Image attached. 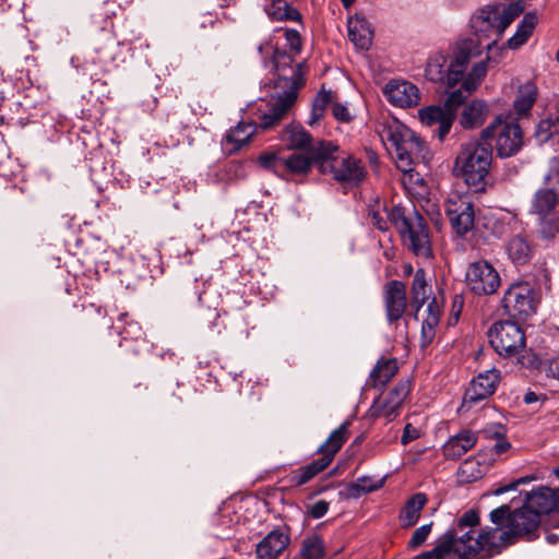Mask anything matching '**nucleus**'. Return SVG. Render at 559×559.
<instances>
[{"mask_svg": "<svg viewBox=\"0 0 559 559\" xmlns=\"http://www.w3.org/2000/svg\"><path fill=\"white\" fill-rule=\"evenodd\" d=\"M292 62L293 58L286 52H282L278 49L274 51L273 64L275 70L280 72L276 86L283 87V91L273 99L269 110L261 116L259 126L251 121H240L227 132L225 145L231 146L228 148L229 154L238 152L246 145L258 128L269 130L277 124L296 102L298 91L305 84V79L302 64L297 63L292 67Z\"/></svg>", "mask_w": 559, "mask_h": 559, "instance_id": "obj_1", "label": "nucleus"}, {"mask_svg": "<svg viewBox=\"0 0 559 559\" xmlns=\"http://www.w3.org/2000/svg\"><path fill=\"white\" fill-rule=\"evenodd\" d=\"M491 162L492 146L479 138L461 145L454 170L473 192L479 193L486 190Z\"/></svg>", "mask_w": 559, "mask_h": 559, "instance_id": "obj_2", "label": "nucleus"}, {"mask_svg": "<svg viewBox=\"0 0 559 559\" xmlns=\"http://www.w3.org/2000/svg\"><path fill=\"white\" fill-rule=\"evenodd\" d=\"M521 12L522 8L518 4L487 5L478 9L469 20L473 38L490 51Z\"/></svg>", "mask_w": 559, "mask_h": 559, "instance_id": "obj_3", "label": "nucleus"}, {"mask_svg": "<svg viewBox=\"0 0 559 559\" xmlns=\"http://www.w3.org/2000/svg\"><path fill=\"white\" fill-rule=\"evenodd\" d=\"M388 218L399 233L403 245L418 258L432 257V245L426 218L416 210L407 212L400 204L393 205Z\"/></svg>", "mask_w": 559, "mask_h": 559, "instance_id": "obj_4", "label": "nucleus"}, {"mask_svg": "<svg viewBox=\"0 0 559 559\" xmlns=\"http://www.w3.org/2000/svg\"><path fill=\"white\" fill-rule=\"evenodd\" d=\"M352 423L343 421L330 433L328 439L317 450V453L321 454L319 459L312 460L310 463L292 472L290 483L293 486L300 487L307 484L331 464L335 454L347 441Z\"/></svg>", "mask_w": 559, "mask_h": 559, "instance_id": "obj_5", "label": "nucleus"}, {"mask_svg": "<svg viewBox=\"0 0 559 559\" xmlns=\"http://www.w3.org/2000/svg\"><path fill=\"white\" fill-rule=\"evenodd\" d=\"M531 214L536 216L535 235L543 242L549 243L559 235V199L549 188L538 189L531 202Z\"/></svg>", "mask_w": 559, "mask_h": 559, "instance_id": "obj_6", "label": "nucleus"}, {"mask_svg": "<svg viewBox=\"0 0 559 559\" xmlns=\"http://www.w3.org/2000/svg\"><path fill=\"white\" fill-rule=\"evenodd\" d=\"M382 138L390 143L397 167L404 173L412 170L415 158L424 157V141L404 124H389L384 128Z\"/></svg>", "mask_w": 559, "mask_h": 559, "instance_id": "obj_7", "label": "nucleus"}, {"mask_svg": "<svg viewBox=\"0 0 559 559\" xmlns=\"http://www.w3.org/2000/svg\"><path fill=\"white\" fill-rule=\"evenodd\" d=\"M485 143L495 142L497 155L507 158L515 155L523 146V131L521 127L508 119L497 117L480 133Z\"/></svg>", "mask_w": 559, "mask_h": 559, "instance_id": "obj_8", "label": "nucleus"}, {"mask_svg": "<svg viewBox=\"0 0 559 559\" xmlns=\"http://www.w3.org/2000/svg\"><path fill=\"white\" fill-rule=\"evenodd\" d=\"M467 95L462 90L452 91L442 106H428L419 110V118L427 127H437L433 132L440 141L449 134L459 107L464 103Z\"/></svg>", "mask_w": 559, "mask_h": 559, "instance_id": "obj_9", "label": "nucleus"}, {"mask_svg": "<svg viewBox=\"0 0 559 559\" xmlns=\"http://www.w3.org/2000/svg\"><path fill=\"white\" fill-rule=\"evenodd\" d=\"M490 522L498 527H508V531H518L516 540L525 537L531 542L538 537L536 534V515L532 512H523L522 508L511 509L510 504H502L493 509L490 514Z\"/></svg>", "mask_w": 559, "mask_h": 559, "instance_id": "obj_10", "label": "nucleus"}, {"mask_svg": "<svg viewBox=\"0 0 559 559\" xmlns=\"http://www.w3.org/2000/svg\"><path fill=\"white\" fill-rule=\"evenodd\" d=\"M488 338L496 353L502 357L516 356L525 347V334L513 321L493 323L488 331Z\"/></svg>", "mask_w": 559, "mask_h": 559, "instance_id": "obj_11", "label": "nucleus"}, {"mask_svg": "<svg viewBox=\"0 0 559 559\" xmlns=\"http://www.w3.org/2000/svg\"><path fill=\"white\" fill-rule=\"evenodd\" d=\"M465 285L474 295L489 296L498 290L501 278L490 262L480 259L468 263L465 272Z\"/></svg>", "mask_w": 559, "mask_h": 559, "instance_id": "obj_12", "label": "nucleus"}, {"mask_svg": "<svg viewBox=\"0 0 559 559\" xmlns=\"http://www.w3.org/2000/svg\"><path fill=\"white\" fill-rule=\"evenodd\" d=\"M504 312L518 320H526L536 311L534 290L530 283H513L501 300Z\"/></svg>", "mask_w": 559, "mask_h": 559, "instance_id": "obj_13", "label": "nucleus"}, {"mask_svg": "<svg viewBox=\"0 0 559 559\" xmlns=\"http://www.w3.org/2000/svg\"><path fill=\"white\" fill-rule=\"evenodd\" d=\"M444 212L457 237L464 238L474 229L475 210L467 195L451 194L445 201Z\"/></svg>", "mask_w": 559, "mask_h": 559, "instance_id": "obj_14", "label": "nucleus"}, {"mask_svg": "<svg viewBox=\"0 0 559 559\" xmlns=\"http://www.w3.org/2000/svg\"><path fill=\"white\" fill-rule=\"evenodd\" d=\"M481 46L473 37L462 38L451 47L448 64V86L453 87L461 82L473 57L480 55Z\"/></svg>", "mask_w": 559, "mask_h": 559, "instance_id": "obj_15", "label": "nucleus"}, {"mask_svg": "<svg viewBox=\"0 0 559 559\" xmlns=\"http://www.w3.org/2000/svg\"><path fill=\"white\" fill-rule=\"evenodd\" d=\"M500 527L485 526L480 528L473 543L472 549L478 552L484 559H491L500 555L504 548L513 545L516 540L518 531H503Z\"/></svg>", "mask_w": 559, "mask_h": 559, "instance_id": "obj_16", "label": "nucleus"}, {"mask_svg": "<svg viewBox=\"0 0 559 559\" xmlns=\"http://www.w3.org/2000/svg\"><path fill=\"white\" fill-rule=\"evenodd\" d=\"M112 15H115V3L109 1L96 7L92 13L93 23L97 29L92 41L97 53L111 47L116 41Z\"/></svg>", "mask_w": 559, "mask_h": 559, "instance_id": "obj_17", "label": "nucleus"}, {"mask_svg": "<svg viewBox=\"0 0 559 559\" xmlns=\"http://www.w3.org/2000/svg\"><path fill=\"white\" fill-rule=\"evenodd\" d=\"M523 512H532L536 515V531L540 525V516L551 512L559 513V488L539 487L537 490L525 492Z\"/></svg>", "mask_w": 559, "mask_h": 559, "instance_id": "obj_18", "label": "nucleus"}, {"mask_svg": "<svg viewBox=\"0 0 559 559\" xmlns=\"http://www.w3.org/2000/svg\"><path fill=\"white\" fill-rule=\"evenodd\" d=\"M323 174L332 175L333 179L341 183L359 186L367 176L366 167L361 159L348 155L344 158H337L333 166L324 164Z\"/></svg>", "mask_w": 559, "mask_h": 559, "instance_id": "obj_19", "label": "nucleus"}, {"mask_svg": "<svg viewBox=\"0 0 559 559\" xmlns=\"http://www.w3.org/2000/svg\"><path fill=\"white\" fill-rule=\"evenodd\" d=\"M500 378V371L496 368L480 372L466 389L462 408H469L472 404L486 400L495 393Z\"/></svg>", "mask_w": 559, "mask_h": 559, "instance_id": "obj_20", "label": "nucleus"}, {"mask_svg": "<svg viewBox=\"0 0 559 559\" xmlns=\"http://www.w3.org/2000/svg\"><path fill=\"white\" fill-rule=\"evenodd\" d=\"M383 299L388 321L394 323L402 319L407 306L405 284L397 280L388 282L384 286Z\"/></svg>", "mask_w": 559, "mask_h": 559, "instance_id": "obj_21", "label": "nucleus"}, {"mask_svg": "<svg viewBox=\"0 0 559 559\" xmlns=\"http://www.w3.org/2000/svg\"><path fill=\"white\" fill-rule=\"evenodd\" d=\"M384 95L392 105L401 108L417 106L420 100L418 87L407 81H390L384 87Z\"/></svg>", "mask_w": 559, "mask_h": 559, "instance_id": "obj_22", "label": "nucleus"}, {"mask_svg": "<svg viewBox=\"0 0 559 559\" xmlns=\"http://www.w3.org/2000/svg\"><path fill=\"white\" fill-rule=\"evenodd\" d=\"M289 543V533L284 532L282 528H275L257 544V557L258 559H277L288 547Z\"/></svg>", "mask_w": 559, "mask_h": 559, "instance_id": "obj_23", "label": "nucleus"}, {"mask_svg": "<svg viewBox=\"0 0 559 559\" xmlns=\"http://www.w3.org/2000/svg\"><path fill=\"white\" fill-rule=\"evenodd\" d=\"M348 38L357 49L368 50L372 44L373 31L364 15L356 14L347 21Z\"/></svg>", "mask_w": 559, "mask_h": 559, "instance_id": "obj_24", "label": "nucleus"}, {"mask_svg": "<svg viewBox=\"0 0 559 559\" xmlns=\"http://www.w3.org/2000/svg\"><path fill=\"white\" fill-rule=\"evenodd\" d=\"M477 442V437L469 430H462L452 436L442 447L447 460L456 461L471 450Z\"/></svg>", "mask_w": 559, "mask_h": 559, "instance_id": "obj_25", "label": "nucleus"}, {"mask_svg": "<svg viewBox=\"0 0 559 559\" xmlns=\"http://www.w3.org/2000/svg\"><path fill=\"white\" fill-rule=\"evenodd\" d=\"M397 370L399 367L395 358H381L371 369L366 386L373 389L385 386L396 374Z\"/></svg>", "mask_w": 559, "mask_h": 559, "instance_id": "obj_26", "label": "nucleus"}, {"mask_svg": "<svg viewBox=\"0 0 559 559\" xmlns=\"http://www.w3.org/2000/svg\"><path fill=\"white\" fill-rule=\"evenodd\" d=\"M427 501L428 497L424 492H416L406 500L399 513V521L403 528L413 527L417 524Z\"/></svg>", "mask_w": 559, "mask_h": 559, "instance_id": "obj_27", "label": "nucleus"}, {"mask_svg": "<svg viewBox=\"0 0 559 559\" xmlns=\"http://www.w3.org/2000/svg\"><path fill=\"white\" fill-rule=\"evenodd\" d=\"M264 11L272 21L297 22L302 26L301 13L287 0H270L265 3Z\"/></svg>", "mask_w": 559, "mask_h": 559, "instance_id": "obj_28", "label": "nucleus"}, {"mask_svg": "<svg viewBox=\"0 0 559 559\" xmlns=\"http://www.w3.org/2000/svg\"><path fill=\"white\" fill-rule=\"evenodd\" d=\"M487 472L485 454L478 453L466 459L457 469V480L461 484H471L481 479Z\"/></svg>", "mask_w": 559, "mask_h": 559, "instance_id": "obj_29", "label": "nucleus"}, {"mask_svg": "<svg viewBox=\"0 0 559 559\" xmlns=\"http://www.w3.org/2000/svg\"><path fill=\"white\" fill-rule=\"evenodd\" d=\"M487 116V104L483 100L474 99L463 108L460 124L466 130L475 129L485 122Z\"/></svg>", "mask_w": 559, "mask_h": 559, "instance_id": "obj_30", "label": "nucleus"}, {"mask_svg": "<svg viewBox=\"0 0 559 559\" xmlns=\"http://www.w3.org/2000/svg\"><path fill=\"white\" fill-rule=\"evenodd\" d=\"M338 152V146L331 141H319L310 147V159L312 165H317L320 173L323 174L324 164L333 166L337 160L335 154Z\"/></svg>", "mask_w": 559, "mask_h": 559, "instance_id": "obj_31", "label": "nucleus"}, {"mask_svg": "<svg viewBox=\"0 0 559 559\" xmlns=\"http://www.w3.org/2000/svg\"><path fill=\"white\" fill-rule=\"evenodd\" d=\"M474 528H466L464 531L448 528L442 535L438 537L439 543H443L445 539H450L449 555L460 554L465 550L466 547H473Z\"/></svg>", "mask_w": 559, "mask_h": 559, "instance_id": "obj_32", "label": "nucleus"}, {"mask_svg": "<svg viewBox=\"0 0 559 559\" xmlns=\"http://www.w3.org/2000/svg\"><path fill=\"white\" fill-rule=\"evenodd\" d=\"M506 251L509 259L515 265L526 264L531 260L533 253L528 240L520 235L513 236L508 240L506 245Z\"/></svg>", "mask_w": 559, "mask_h": 559, "instance_id": "obj_33", "label": "nucleus"}, {"mask_svg": "<svg viewBox=\"0 0 559 559\" xmlns=\"http://www.w3.org/2000/svg\"><path fill=\"white\" fill-rule=\"evenodd\" d=\"M537 22L538 17L535 12L525 13L521 23L518 25L516 32L508 39L507 47L518 49L523 46L532 36Z\"/></svg>", "mask_w": 559, "mask_h": 559, "instance_id": "obj_34", "label": "nucleus"}, {"mask_svg": "<svg viewBox=\"0 0 559 559\" xmlns=\"http://www.w3.org/2000/svg\"><path fill=\"white\" fill-rule=\"evenodd\" d=\"M385 479H374L372 476L358 477L356 481H352L346 486V498L358 499L361 496L379 490L383 487Z\"/></svg>", "mask_w": 559, "mask_h": 559, "instance_id": "obj_35", "label": "nucleus"}, {"mask_svg": "<svg viewBox=\"0 0 559 559\" xmlns=\"http://www.w3.org/2000/svg\"><path fill=\"white\" fill-rule=\"evenodd\" d=\"M430 288L426 280V273L424 269H418L413 277L411 295L412 304L416 306L415 318L424 304L428 300Z\"/></svg>", "mask_w": 559, "mask_h": 559, "instance_id": "obj_36", "label": "nucleus"}, {"mask_svg": "<svg viewBox=\"0 0 559 559\" xmlns=\"http://www.w3.org/2000/svg\"><path fill=\"white\" fill-rule=\"evenodd\" d=\"M311 134L299 124H288L283 132V141L287 143L288 148L302 150L311 144Z\"/></svg>", "mask_w": 559, "mask_h": 559, "instance_id": "obj_37", "label": "nucleus"}, {"mask_svg": "<svg viewBox=\"0 0 559 559\" xmlns=\"http://www.w3.org/2000/svg\"><path fill=\"white\" fill-rule=\"evenodd\" d=\"M537 98V87L533 82H526L520 86L515 96L513 107L518 115L522 116L527 114Z\"/></svg>", "mask_w": 559, "mask_h": 559, "instance_id": "obj_38", "label": "nucleus"}, {"mask_svg": "<svg viewBox=\"0 0 559 559\" xmlns=\"http://www.w3.org/2000/svg\"><path fill=\"white\" fill-rule=\"evenodd\" d=\"M447 57L443 53H436L428 59L426 67V78L431 82H440L448 86Z\"/></svg>", "mask_w": 559, "mask_h": 559, "instance_id": "obj_39", "label": "nucleus"}, {"mask_svg": "<svg viewBox=\"0 0 559 559\" xmlns=\"http://www.w3.org/2000/svg\"><path fill=\"white\" fill-rule=\"evenodd\" d=\"M506 432L507 428L500 423H495L484 430L486 438L496 441L491 448V452L496 455H501L511 448V443L508 441Z\"/></svg>", "mask_w": 559, "mask_h": 559, "instance_id": "obj_40", "label": "nucleus"}, {"mask_svg": "<svg viewBox=\"0 0 559 559\" xmlns=\"http://www.w3.org/2000/svg\"><path fill=\"white\" fill-rule=\"evenodd\" d=\"M118 322L122 323V325L117 326L122 341L139 342L144 340L145 333L142 326L138 321L130 319L128 313L120 314Z\"/></svg>", "mask_w": 559, "mask_h": 559, "instance_id": "obj_41", "label": "nucleus"}, {"mask_svg": "<svg viewBox=\"0 0 559 559\" xmlns=\"http://www.w3.org/2000/svg\"><path fill=\"white\" fill-rule=\"evenodd\" d=\"M311 166L312 163L309 156L304 154H292L288 157H283L282 177L285 176V173L306 175L310 171Z\"/></svg>", "mask_w": 559, "mask_h": 559, "instance_id": "obj_42", "label": "nucleus"}, {"mask_svg": "<svg viewBox=\"0 0 559 559\" xmlns=\"http://www.w3.org/2000/svg\"><path fill=\"white\" fill-rule=\"evenodd\" d=\"M299 554L302 559H322L325 555L322 537L312 534L304 538Z\"/></svg>", "mask_w": 559, "mask_h": 559, "instance_id": "obj_43", "label": "nucleus"}, {"mask_svg": "<svg viewBox=\"0 0 559 559\" xmlns=\"http://www.w3.org/2000/svg\"><path fill=\"white\" fill-rule=\"evenodd\" d=\"M333 102L332 91L322 87L317 94L311 109V116L308 121L309 126H314L321 118L324 117L325 110Z\"/></svg>", "mask_w": 559, "mask_h": 559, "instance_id": "obj_44", "label": "nucleus"}, {"mask_svg": "<svg viewBox=\"0 0 559 559\" xmlns=\"http://www.w3.org/2000/svg\"><path fill=\"white\" fill-rule=\"evenodd\" d=\"M487 73V66L484 61L477 62L472 67V70L466 75V78L463 76L462 81V88L466 93L474 92L480 84L481 80L485 78Z\"/></svg>", "mask_w": 559, "mask_h": 559, "instance_id": "obj_45", "label": "nucleus"}, {"mask_svg": "<svg viewBox=\"0 0 559 559\" xmlns=\"http://www.w3.org/2000/svg\"><path fill=\"white\" fill-rule=\"evenodd\" d=\"M480 524L479 512L477 509H469L459 516L452 526L449 528H455L456 531H464L466 528H475Z\"/></svg>", "mask_w": 559, "mask_h": 559, "instance_id": "obj_46", "label": "nucleus"}, {"mask_svg": "<svg viewBox=\"0 0 559 559\" xmlns=\"http://www.w3.org/2000/svg\"><path fill=\"white\" fill-rule=\"evenodd\" d=\"M559 123L556 120H552L550 118L543 119L538 122L536 130H535V136L538 142L545 143L548 140L552 138L555 133L558 132Z\"/></svg>", "mask_w": 559, "mask_h": 559, "instance_id": "obj_47", "label": "nucleus"}, {"mask_svg": "<svg viewBox=\"0 0 559 559\" xmlns=\"http://www.w3.org/2000/svg\"><path fill=\"white\" fill-rule=\"evenodd\" d=\"M438 317L435 314H427L421 324L420 345L428 346L436 335V328L438 326Z\"/></svg>", "mask_w": 559, "mask_h": 559, "instance_id": "obj_48", "label": "nucleus"}, {"mask_svg": "<svg viewBox=\"0 0 559 559\" xmlns=\"http://www.w3.org/2000/svg\"><path fill=\"white\" fill-rule=\"evenodd\" d=\"M438 317L435 314H427L421 324L420 345L428 346L436 335V328L438 326Z\"/></svg>", "mask_w": 559, "mask_h": 559, "instance_id": "obj_49", "label": "nucleus"}, {"mask_svg": "<svg viewBox=\"0 0 559 559\" xmlns=\"http://www.w3.org/2000/svg\"><path fill=\"white\" fill-rule=\"evenodd\" d=\"M258 163L262 168H264L266 170H271L274 174H276L277 176L282 177L283 157L278 156L277 154H275V153L261 154L258 157Z\"/></svg>", "mask_w": 559, "mask_h": 559, "instance_id": "obj_50", "label": "nucleus"}, {"mask_svg": "<svg viewBox=\"0 0 559 559\" xmlns=\"http://www.w3.org/2000/svg\"><path fill=\"white\" fill-rule=\"evenodd\" d=\"M432 525H433V522H430L428 524H424L420 527L416 528L407 543V548L411 550H415L418 547H420L428 538V536L431 532Z\"/></svg>", "mask_w": 559, "mask_h": 559, "instance_id": "obj_51", "label": "nucleus"}, {"mask_svg": "<svg viewBox=\"0 0 559 559\" xmlns=\"http://www.w3.org/2000/svg\"><path fill=\"white\" fill-rule=\"evenodd\" d=\"M284 37L290 52L298 55L301 51V36L299 31L295 28H285Z\"/></svg>", "mask_w": 559, "mask_h": 559, "instance_id": "obj_52", "label": "nucleus"}, {"mask_svg": "<svg viewBox=\"0 0 559 559\" xmlns=\"http://www.w3.org/2000/svg\"><path fill=\"white\" fill-rule=\"evenodd\" d=\"M389 211L390 209H384L385 217L379 211L369 212L371 224L380 231L389 230V224H391L390 219L388 218Z\"/></svg>", "mask_w": 559, "mask_h": 559, "instance_id": "obj_53", "label": "nucleus"}, {"mask_svg": "<svg viewBox=\"0 0 559 559\" xmlns=\"http://www.w3.org/2000/svg\"><path fill=\"white\" fill-rule=\"evenodd\" d=\"M330 508V503L326 500H319L313 503L307 511V514L316 520L323 518Z\"/></svg>", "mask_w": 559, "mask_h": 559, "instance_id": "obj_54", "label": "nucleus"}, {"mask_svg": "<svg viewBox=\"0 0 559 559\" xmlns=\"http://www.w3.org/2000/svg\"><path fill=\"white\" fill-rule=\"evenodd\" d=\"M535 479L534 476H524V477H520L518 479H514L512 480L511 483H509L508 485H504V486H500L499 488H497L493 493L496 496H499V495H502L504 492H508V491H511V490H515L520 485L522 484H527L530 483L531 480Z\"/></svg>", "mask_w": 559, "mask_h": 559, "instance_id": "obj_55", "label": "nucleus"}, {"mask_svg": "<svg viewBox=\"0 0 559 559\" xmlns=\"http://www.w3.org/2000/svg\"><path fill=\"white\" fill-rule=\"evenodd\" d=\"M419 436H420L419 430L417 428L413 427V425L411 423H407L403 429V433L401 437V443L403 445H406L409 442L418 439Z\"/></svg>", "mask_w": 559, "mask_h": 559, "instance_id": "obj_56", "label": "nucleus"}, {"mask_svg": "<svg viewBox=\"0 0 559 559\" xmlns=\"http://www.w3.org/2000/svg\"><path fill=\"white\" fill-rule=\"evenodd\" d=\"M332 114L334 118L338 121L348 122L350 120V115L348 112L347 107L340 103H334L332 105Z\"/></svg>", "mask_w": 559, "mask_h": 559, "instance_id": "obj_57", "label": "nucleus"}, {"mask_svg": "<svg viewBox=\"0 0 559 559\" xmlns=\"http://www.w3.org/2000/svg\"><path fill=\"white\" fill-rule=\"evenodd\" d=\"M547 401L546 396L543 394H536L535 392H527L524 394L523 402L526 405H538V408L543 407L545 402Z\"/></svg>", "mask_w": 559, "mask_h": 559, "instance_id": "obj_58", "label": "nucleus"}, {"mask_svg": "<svg viewBox=\"0 0 559 559\" xmlns=\"http://www.w3.org/2000/svg\"><path fill=\"white\" fill-rule=\"evenodd\" d=\"M547 376L559 380V357L548 360L546 368Z\"/></svg>", "mask_w": 559, "mask_h": 559, "instance_id": "obj_59", "label": "nucleus"}, {"mask_svg": "<svg viewBox=\"0 0 559 559\" xmlns=\"http://www.w3.org/2000/svg\"><path fill=\"white\" fill-rule=\"evenodd\" d=\"M408 392H409L408 385L401 384L392 390L391 395L395 396V397H393V400H395L396 403H400L403 399L406 397Z\"/></svg>", "mask_w": 559, "mask_h": 559, "instance_id": "obj_60", "label": "nucleus"}, {"mask_svg": "<svg viewBox=\"0 0 559 559\" xmlns=\"http://www.w3.org/2000/svg\"><path fill=\"white\" fill-rule=\"evenodd\" d=\"M459 559H484L478 555L475 549H472V547H466L465 550L460 551V554H455Z\"/></svg>", "mask_w": 559, "mask_h": 559, "instance_id": "obj_61", "label": "nucleus"}, {"mask_svg": "<svg viewBox=\"0 0 559 559\" xmlns=\"http://www.w3.org/2000/svg\"><path fill=\"white\" fill-rule=\"evenodd\" d=\"M427 314H435L438 317V321H440L441 310L435 297L428 302Z\"/></svg>", "mask_w": 559, "mask_h": 559, "instance_id": "obj_62", "label": "nucleus"}, {"mask_svg": "<svg viewBox=\"0 0 559 559\" xmlns=\"http://www.w3.org/2000/svg\"><path fill=\"white\" fill-rule=\"evenodd\" d=\"M204 20L200 23L201 27H205L207 24L213 26L216 22V17L212 13H206L203 15Z\"/></svg>", "mask_w": 559, "mask_h": 559, "instance_id": "obj_63", "label": "nucleus"}, {"mask_svg": "<svg viewBox=\"0 0 559 559\" xmlns=\"http://www.w3.org/2000/svg\"><path fill=\"white\" fill-rule=\"evenodd\" d=\"M546 539L549 544L554 545L559 540V536L557 534L551 533L546 536Z\"/></svg>", "mask_w": 559, "mask_h": 559, "instance_id": "obj_64", "label": "nucleus"}]
</instances>
